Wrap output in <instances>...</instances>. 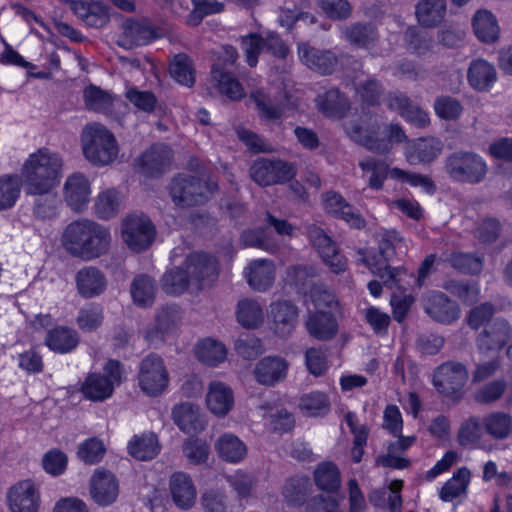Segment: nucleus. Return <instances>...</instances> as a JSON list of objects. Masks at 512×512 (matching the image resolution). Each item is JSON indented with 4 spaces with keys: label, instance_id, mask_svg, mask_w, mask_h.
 Returning a JSON list of instances; mask_svg holds the SVG:
<instances>
[{
    "label": "nucleus",
    "instance_id": "59",
    "mask_svg": "<svg viewBox=\"0 0 512 512\" xmlns=\"http://www.w3.org/2000/svg\"><path fill=\"white\" fill-rule=\"evenodd\" d=\"M21 181L18 176L0 178V210L12 207L19 197Z\"/></svg>",
    "mask_w": 512,
    "mask_h": 512
},
{
    "label": "nucleus",
    "instance_id": "30",
    "mask_svg": "<svg viewBox=\"0 0 512 512\" xmlns=\"http://www.w3.org/2000/svg\"><path fill=\"white\" fill-rule=\"evenodd\" d=\"M172 418L178 428L185 433H196L204 429L199 407L190 402L175 405L172 409Z\"/></svg>",
    "mask_w": 512,
    "mask_h": 512
},
{
    "label": "nucleus",
    "instance_id": "64",
    "mask_svg": "<svg viewBox=\"0 0 512 512\" xmlns=\"http://www.w3.org/2000/svg\"><path fill=\"white\" fill-rule=\"evenodd\" d=\"M105 451V446L101 440L91 438L79 446L78 456L87 464H95L103 458Z\"/></svg>",
    "mask_w": 512,
    "mask_h": 512
},
{
    "label": "nucleus",
    "instance_id": "40",
    "mask_svg": "<svg viewBox=\"0 0 512 512\" xmlns=\"http://www.w3.org/2000/svg\"><path fill=\"white\" fill-rule=\"evenodd\" d=\"M124 37L134 46L150 43L158 37L155 29L146 21L129 19L123 24Z\"/></svg>",
    "mask_w": 512,
    "mask_h": 512
},
{
    "label": "nucleus",
    "instance_id": "32",
    "mask_svg": "<svg viewBox=\"0 0 512 512\" xmlns=\"http://www.w3.org/2000/svg\"><path fill=\"white\" fill-rule=\"evenodd\" d=\"M305 326L308 333L320 341L330 340L337 333L336 320L329 312L317 311L310 314Z\"/></svg>",
    "mask_w": 512,
    "mask_h": 512
},
{
    "label": "nucleus",
    "instance_id": "56",
    "mask_svg": "<svg viewBox=\"0 0 512 512\" xmlns=\"http://www.w3.org/2000/svg\"><path fill=\"white\" fill-rule=\"evenodd\" d=\"M434 110L440 119L455 121L461 116L463 106L458 99L449 95H441L434 101Z\"/></svg>",
    "mask_w": 512,
    "mask_h": 512
},
{
    "label": "nucleus",
    "instance_id": "11",
    "mask_svg": "<svg viewBox=\"0 0 512 512\" xmlns=\"http://www.w3.org/2000/svg\"><path fill=\"white\" fill-rule=\"evenodd\" d=\"M223 64L216 63L211 70V78L221 94L226 95L232 100L241 99L244 95L242 85L228 70V65H233L237 58L238 52L233 46L227 45L223 47Z\"/></svg>",
    "mask_w": 512,
    "mask_h": 512
},
{
    "label": "nucleus",
    "instance_id": "7",
    "mask_svg": "<svg viewBox=\"0 0 512 512\" xmlns=\"http://www.w3.org/2000/svg\"><path fill=\"white\" fill-rule=\"evenodd\" d=\"M443 170L455 182L478 184L486 178L488 166L486 161L474 152L457 151L445 158Z\"/></svg>",
    "mask_w": 512,
    "mask_h": 512
},
{
    "label": "nucleus",
    "instance_id": "35",
    "mask_svg": "<svg viewBox=\"0 0 512 512\" xmlns=\"http://www.w3.org/2000/svg\"><path fill=\"white\" fill-rule=\"evenodd\" d=\"M474 33L484 43H494L499 39L500 28L496 17L488 10H478L472 19Z\"/></svg>",
    "mask_w": 512,
    "mask_h": 512
},
{
    "label": "nucleus",
    "instance_id": "4",
    "mask_svg": "<svg viewBox=\"0 0 512 512\" xmlns=\"http://www.w3.org/2000/svg\"><path fill=\"white\" fill-rule=\"evenodd\" d=\"M62 159L46 148L31 154L23 166L22 175L27 192H45L59 182Z\"/></svg>",
    "mask_w": 512,
    "mask_h": 512
},
{
    "label": "nucleus",
    "instance_id": "14",
    "mask_svg": "<svg viewBox=\"0 0 512 512\" xmlns=\"http://www.w3.org/2000/svg\"><path fill=\"white\" fill-rule=\"evenodd\" d=\"M511 334V324L504 318H496L478 334L476 346L485 355L491 352H499L507 345Z\"/></svg>",
    "mask_w": 512,
    "mask_h": 512
},
{
    "label": "nucleus",
    "instance_id": "24",
    "mask_svg": "<svg viewBox=\"0 0 512 512\" xmlns=\"http://www.w3.org/2000/svg\"><path fill=\"white\" fill-rule=\"evenodd\" d=\"M76 287L83 298H93L102 294L107 287L104 273L96 267H84L76 274Z\"/></svg>",
    "mask_w": 512,
    "mask_h": 512
},
{
    "label": "nucleus",
    "instance_id": "13",
    "mask_svg": "<svg viewBox=\"0 0 512 512\" xmlns=\"http://www.w3.org/2000/svg\"><path fill=\"white\" fill-rule=\"evenodd\" d=\"M468 380L467 368L459 362L447 361L438 366L433 374V385L445 396L459 392Z\"/></svg>",
    "mask_w": 512,
    "mask_h": 512
},
{
    "label": "nucleus",
    "instance_id": "46",
    "mask_svg": "<svg viewBox=\"0 0 512 512\" xmlns=\"http://www.w3.org/2000/svg\"><path fill=\"white\" fill-rule=\"evenodd\" d=\"M317 104L319 109L328 116L340 117L349 109L347 97L338 89H330L318 95Z\"/></svg>",
    "mask_w": 512,
    "mask_h": 512
},
{
    "label": "nucleus",
    "instance_id": "19",
    "mask_svg": "<svg viewBox=\"0 0 512 512\" xmlns=\"http://www.w3.org/2000/svg\"><path fill=\"white\" fill-rule=\"evenodd\" d=\"M119 494V483L115 475L108 470L97 469L90 479V495L100 506L115 502Z\"/></svg>",
    "mask_w": 512,
    "mask_h": 512
},
{
    "label": "nucleus",
    "instance_id": "5",
    "mask_svg": "<svg viewBox=\"0 0 512 512\" xmlns=\"http://www.w3.org/2000/svg\"><path fill=\"white\" fill-rule=\"evenodd\" d=\"M81 143L85 158L94 166L109 165L117 158V141L103 125H87L83 129Z\"/></svg>",
    "mask_w": 512,
    "mask_h": 512
},
{
    "label": "nucleus",
    "instance_id": "53",
    "mask_svg": "<svg viewBox=\"0 0 512 512\" xmlns=\"http://www.w3.org/2000/svg\"><path fill=\"white\" fill-rule=\"evenodd\" d=\"M128 450L131 456L138 460H150L157 455L159 450L157 438L153 434L135 437L129 443Z\"/></svg>",
    "mask_w": 512,
    "mask_h": 512
},
{
    "label": "nucleus",
    "instance_id": "28",
    "mask_svg": "<svg viewBox=\"0 0 512 512\" xmlns=\"http://www.w3.org/2000/svg\"><path fill=\"white\" fill-rule=\"evenodd\" d=\"M388 107L417 127H426L430 122L428 114L403 93L389 95Z\"/></svg>",
    "mask_w": 512,
    "mask_h": 512
},
{
    "label": "nucleus",
    "instance_id": "50",
    "mask_svg": "<svg viewBox=\"0 0 512 512\" xmlns=\"http://www.w3.org/2000/svg\"><path fill=\"white\" fill-rule=\"evenodd\" d=\"M83 98L90 110L101 113H109L112 110L113 96L95 85L91 84L85 88Z\"/></svg>",
    "mask_w": 512,
    "mask_h": 512
},
{
    "label": "nucleus",
    "instance_id": "3",
    "mask_svg": "<svg viewBox=\"0 0 512 512\" xmlns=\"http://www.w3.org/2000/svg\"><path fill=\"white\" fill-rule=\"evenodd\" d=\"M378 253L372 256H364L363 262L371 272L377 275L390 289H403V277L407 275L401 268H392L389 265L396 255V250L406 249L404 239L395 230H388L379 234Z\"/></svg>",
    "mask_w": 512,
    "mask_h": 512
},
{
    "label": "nucleus",
    "instance_id": "2",
    "mask_svg": "<svg viewBox=\"0 0 512 512\" xmlns=\"http://www.w3.org/2000/svg\"><path fill=\"white\" fill-rule=\"evenodd\" d=\"M111 242L107 228L95 221L81 219L70 223L62 235L64 248L74 257L92 260L104 255Z\"/></svg>",
    "mask_w": 512,
    "mask_h": 512
},
{
    "label": "nucleus",
    "instance_id": "44",
    "mask_svg": "<svg viewBox=\"0 0 512 512\" xmlns=\"http://www.w3.org/2000/svg\"><path fill=\"white\" fill-rule=\"evenodd\" d=\"M156 289L153 278L146 274H140L133 279L130 292L137 305L146 307L154 302Z\"/></svg>",
    "mask_w": 512,
    "mask_h": 512
},
{
    "label": "nucleus",
    "instance_id": "8",
    "mask_svg": "<svg viewBox=\"0 0 512 512\" xmlns=\"http://www.w3.org/2000/svg\"><path fill=\"white\" fill-rule=\"evenodd\" d=\"M140 389L148 396H158L165 391L169 383V373L164 360L156 353L145 356L137 374Z\"/></svg>",
    "mask_w": 512,
    "mask_h": 512
},
{
    "label": "nucleus",
    "instance_id": "21",
    "mask_svg": "<svg viewBox=\"0 0 512 512\" xmlns=\"http://www.w3.org/2000/svg\"><path fill=\"white\" fill-rule=\"evenodd\" d=\"M298 55L304 65L320 75L332 74L338 64V58L331 50H321L307 44L298 46Z\"/></svg>",
    "mask_w": 512,
    "mask_h": 512
},
{
    "label": "nucleus",
    "instance_id": "16",
    "mask_svg": "<svg viewBox=\"0 0 512 512\" xmlns=\"http://www.w3.org/2000/svg\"><path fill=\"white\" fill-rule=\"evenodd\" d=\"M172 161L173 151L164 143L153 144L138 159L141 173L147 177H158L167 172Z\"/></svg>",
    "mask_w": 512,
    "mask_h": 512
},
{
    "label": "nucleus",
    "instance_id": "60",
    "mask_svg": "<svg viewBox=\"0 0 512 512\" xmlns=\"http://www.w3.org/2000/svg\"><path fill=\"white\" fill-rule=\"evenodd\" d=\"M171 76L180 84L192 86L194 84V74L189 58L185 54H178L170 64Z\"/></svg>",
    "mask_w": 512,
    "mask_h": 512
},
{
    "label": "nucleus",
    "instance_id": "26",
    "mask_svg": "<svg viewBox=\"0 0 512 512\" xmlns=\"http://www.w3.org/2000/svg\"><path fill=\"white\" fill-rule=\"evenodd\" d=\"M467 79L470 86L477 91H488L497 81L495 66L483 58L470 62Z\"/></svg>",
    "mask_w": 512,
    "mask_h": 512
},
{
    "label": "nucleus",
    "instance_id": "49",
    "mask_svg": "<svg viewBox=\"0 0 512 512\" xmlns=\"http://www.w3.org/2000/svg\"><path fill=\"white\" fill-rule=\"evenodd\" d=\"M359 166L363 172L370 173L368 185L375 190L382 189L385 179L391 172L389 165L385 161L373 157L363 159L360 161Z\"/></svg>",
    "mask_w": 512,
    "mask_h": 512
},
{
    "label": "nucleus",
    "instance_id": "22",
    "mask_svg": "<svg viewBox=\"0 0 512 512\" xmlns=\"http://www.w3.org/2000/svg\"><path fill=\"white\" fill-rule=\"evenodd\" d=\"M342 37L352 46L369 49L379 39L377 27L371 22H355L340 29Z\"/></svg>",
    "mask_w": 512,
    "mask_h": 512
},
{
    "label": "nucleus",
    "instance_id": "34",
    "mask_svg": "<svg viewBox=\"0 0 512 512\" xmlns=\"http://www.w3.org/2000/svg\"><path fill=\"white\" fill-rule=\"evenodd\" d=\"M181 320V309L176 304L163 306L157 313L155 327L147 332V339H163Z\"/></svg>",
    "mask_w": 512,
    "mask_h": 512
},
{
    "label": "nucleus",
    "instance_id": "57",
    "mask_svg": "<svg viewBox=\"0 0 512 512\" xmlns=\"http://www.w3.org/2000/svg\"><path fill=\"white\" fill-rule=\"evenodd\" d=\"M299 407L310 416L324 415L330 410V402L326 394L311 392L300 398Z\"/></svg>",
    "mask_w": 512,
    "mask_h": 512
},
{
    "label": "nucleus",
    "instance_id": "41",
    "mask_svg": "<svg viewBox=\"0 0 512 512\" xmlns=\"http://www.w3.org/2000/svg\"><path fill=\"white\" fill-rule=\"evenodd\" d=\"M442 151V143L436 138H424L418 140L407 158L410 163H429L435 160Z\"/></svg>",
    "mask_w": 512,
    "mask_h": 512
},
{
    "label": "nucleus",
    "instance_id": "18",
    "mask_svg": "<svg viewBox=\"0 0 512 512\" xmlns=\"http://www.w3.org/2000/svg\"><path fill=\"white\" fill-rule=\"evenodd\" d=\"M425 312L436 322L450 324L460 316L459 305L445 293L431 291L423 299Z\"/></svg>",
    "mask_w": 512,
    "mask_h": 512
},
{
    "label": "nucleus",
    "instance_id": "61",
    "mask_svg": "<svg viewBox=\"0 0 512 512\" xmlns=\"http://www.w3.org/2000/svg\"><path fill=\"white\" fill-rule=\"evenodd\" d=\"M483 425L478 417H469L458 431L457 439L461 446H469L477 443L481 438Z\"/></svg>",
    "mask_w": 512,
    "mask_h": 512
},
{
    "label": "nucleus",
    "instance_id": "20",
    "mask_svg": "<svg viewBox=\"0 0 512 512\" xmlns=\"http://www.w3.org/2000/svg\"><path fill=\"white\" fill-rule=\"evenodd\" d=\"M90 195V181L84 174L75 172L67 177L63 187V197L72 210L81 212L89 203Z\"/></svg>",
    "mask_w": 512,
    "mask_h": 512
},
{
    "label": "nucleus",
    "instance_id": "1",
    "mask_svg": "<svg viewBox=\"0 0 512 512\" xmlns=\"http://www.w3.org/2000/svg\"><path fill=\"white\" fill-rule=\"evenodd\" d=\"M215 260L204 253H193L181 266L167 270L161 278V288L170 295H181L189 287L202 289L216 278Z\"/></svg>",
    "mask_w": 512,
    "mask_h": 512
},
{
    "label": "nucleus",
    "instance_id": "12",
    "mask_svg": "<svg viewBox=\"0 0 512 512\" xmlns=\"http://www.w3.org/2000/svg\"><path fill=\"white\" fill-rule=\"evenodd\" d=\"M308 237L330 271L339 274L346 270V258L340 253L335 242L315 224L307 227Z\"/></svg>",
    "mask_w": 512,
    "mask_h": 512
},
{
    "label": "nucleus",
    "instance_id": "9",
    "mask_svg": "<svg viewBox=\"0 0 512 512\" xmlns=\"http://www.w3.org/2000/svg\"><path fill=\"white\" fill-rule=\"evenodd\" d=\"M249 174L259 186L266 187L289 182L295 176V169L278 158H259L251 165Z\"/></svg>",
    "mask_w": 512,
    "mask_h": 512
},
{
    "label": "nucleus",
    "instance_id": "29",
    "mask_svg": "<svg viewBox=\"0 0 512 512\" xmlns=\"http://www.w3.org/2000/svg\"><path fill=\"white\" fill-rule=\"evenodd\" d=\"M245 277L253 290L266 291L275 279L274 264L267 259L254 260L246 268Z\"/></svg>",
    "mask_w": 512,
    "mask_h": 512
},
{
    "label": "nucleus",
    "instance_id": "51",
    "mask_svg": "<svg viewBox=\"0 0 512 512\" xmlns=\"http://www.w3.org/2000/svg\"><path fill=\"white\" fill-rule=\"evenodd\" d=\"M252 98L259 111V116L263 120L274 121L280 119L285 112V106L282 103L276 102L261 90L252 93Z\"/></svg>",
    "mask_w": 512,
    "mask_h": 512
},
{
    "label": "nucleus",
    "instance_id": "48",
    "mask_svg": "<svg viewBox=\"0 0 512 512\" xmlns=\"http://www.w3.org/2000/svg\"><path fill=\"white\" fill-rule=\"evenodd\" d=\"M195 355L202 363L208 366H216L226 358V349L218 341L204 339L197 345Z\"/></svg>",
    "mask_w": 512,
    "mask_h": 512
},
{
    "label": "nucleus",
    "instance_id": "58",
    "mask_svg": "<svg viewBox=\"0 0 512 512\" xmlns=\"http://www.w3.org/2000/svg\"><path fill=\"white\" fill-rule=\"evenodd\" d=\"M95 214L101 219H110L116 215L119 209L117 192L108 189L101 192L95 200Z\"/></svg>",
    "mask_w": 512,
    "mask_h": 512
},
{
    "label": "nucleus",
    "instance_id": "54",
    "mask_svg": "<svg viewBox=\"0 0 512 512\" xmlns=\"http://www.w3.org/2000/svg\"><path fill=\"white\" fill-rule=\"evenodd\" d=\"M103 319V307L97 303H90L79 310L76 323L82 331L91 332L102 325Z\"/></svg>",
    "mask_w": 512,
    "mask_h": 512
},
{
    "label": "nucleus",
    "instance_id": "52",
    "mask_svg": "<svg viewBox=\"0 0 512 512\" xmlns=\"http://www.w3.org/2000/svg\"><path fill=\"white\" fill-rule=\"evenodd\" d=\"M36 196L34 200V215L40 219H51L57 214L58 198L53 189L45 192H27Z\"/></svg>",
    "mask_w": 512,
    "mask_h": 512
},
{
    "label": "nucleus",
    "instance_id": "38",
    "mask_svg": "<svg viewBox=\"0 0 512 512\" xmlns=\"http://www.w3.org/2000/svg\"><path fill=\"white\" fill-rule=\"evenodd\" d=\"M444 261L466 275H478L483 269V258L474 253L453 251L445 254Z\"/></svg>",
    "mask_w": 512,
    "mask_h": 512
},
{
    "label": "nucleus",
    "instance_id": "37",
    "mask_svg": "<svg viewBox=\"0 0 512 512\" xmlns=\"http://www.w3.org/2000/svg\"><path fill=\"white\" fill-rule=\"evenodd\" d=\"M113 390V383L108 377L98 373L89 374L81 387L83 395L92 401H103L109 398Z\"/></svg>",
    "mask_w": 512,
    "mask_h": 512
},
{
    "label": "nucleus",
    "instance_id": "55",
    "mask_svg": "<svg viewBox=\"0 0 512 512\" xmlns=\"http://www.w3.org/2000/svg\"><path fill=\"white\" fill-rule=\"evenodd\" d=\"M310 482L306 477H292L283 487V496L293 505H301L309 492Z\"/></svg>",
    "mask_w": 512,
    "mask_h": 512
},
{
    "label": "nucleus",
    "instance_id": "15",
    "mask_svg": "<svg viewBox=\"0 0 512 512\" xmlns=\"http://www.w3.org/2000/svg\"><path fill=\"white\" fill-rule=\"evenodd\" d=\"M7 500L11 512H38L39 487L30 479L19 481L9 489Z\"/></svg>",
    "mask_w": 512,
    "mask_h": 512
},
{
    "label": "nucleus",
    "instance_id": "33",
    "mask_svg": "<svg viewBox=\"0 0 512 512\" xmlns=\"http://www.w3.org/2000/svg\"><path fill=\"white\" fill-rule=\"evenodd\" d=\"M79 343V335L76 330L58 326L47 332L45 344L50 350L57 353H69L74 350Z\"/></svg>",
    "mask_w": 512,
    "mask_h": 512
},
{
    "label": "nucleus",
    "instance_id": "36",
    "mask_svg": "<svg viewBox=\"0 0 512 512\" xmlns=\"http://www.w3.org/2000/svg\"><path fill=\"white\" fill-rule=\"evenodd\" d=\"M418 22L424 27H435L446 14V0H420L415 7Z\"/></svg>",
    "mask_w": 512,
    "mask_h": 512
},
{
    "label": "nucleus",
    "instance_id": "42",
    "mask_svg": "<svg viewBox=\"0 0 512 512\" xmlns=\"http://www.w3.org/2000/svg\"><path fill=\"white\" fill-rule=\"evenodd\" d=\"M316 486L326 492H336L341 486V474L333 462H322L314 471Z\"/></svg>",
    "mask_w": 512,
    "mask_h": 512
},
{
    "label": "nucleus",
    "instance_id": "39",
    "mask_svg": "<svg viewBox=\"0 0 512 512\" xmlns=\"http://www.w3.org/2000/svg\"><path fill=\"white\" fill-rule=\"evenodd\" d=\"M485 432L494 439H506L512 432V416L508 413L495 411L482 419Z\"/></svg>",
    "mask_w": 512,
    "mask_h": 512
},
{
    "label": "nucleus",
    "instance_id": "62",
    "mask_svg": "<svg viewBox=\"0 0 512 512\" xmlns=\"http://www.w3.org/2000/svg\"><path fill=\"white\" fill-rule=\"evenodd\" d=\"M506 389L507 383L505 380L498 379L491 381L475 392L474 400L479 404L493 403L503 396Z\"/></svg>",
    "mask_w": 512,
    "mask_h": 512
},
{
    "label": "nucleus",
    "instance_id": "43",
    "mask_svg": "<svg viewBox=\"0 0 512 512\" xmlns=\"http://www.w3.org/2000/svg\"><path fill=\"white\" fill-rule=\"evenodd\" d=\"M442 287L465 304L471 305L479 300L480 287L476 281L450 279Z\"/></svg>",
    "mask_w": 512,
    "mask_h": 512
},
{
    "label": "nucleus",
    "instance_id": "47",
    "mask_svg": "<svg viewBox=\"0 0 512 512\" xmlns=\"http://www.w3.org/2000/svg\"><path fill=\"white\" fill-rule=\"evenodd\" d=\"M238 322L245 328H256L264 319L261 305L251 299H243L238 302L236 312Z\"/></svg>",
    "mask_w": 512,
    "mask_h": 512
},
{
    "label": "nucleus",
    "instance_id": "23",
    "mask_svg": "<svg viewBox=\"0 0 512 512\" xmlns=\"http://www.w3.org/2000/svg\"><path fill=\"white\" fill-rule=\"evenodd\" d=\"M270 316L274 323L275 332L281 336H288L295 328L298 319V308L287 300L274 302L270 305Z\"/></svg>",
    "mask_w": 512,
    "mask_h": 512
},
{
    "label": "nucleus",
    "instance_id": "17",
    "mask_svg": "<svg viewBox=\"0 0 512 512\" xmlns=\"http://www.w3.org/2000/svg\"><path fill=\"white\" fill-rule=\"evenodd\" d=\"M346 134L356 143L366 147L368 150L385 154L390 150V143L385 138H379V123L375 122L370 128L363 129L356 120H348L344 123Z\"/></svg>",
    "mask_w": 512,
    "mask_h": 512
},
{
    "label": "nucleus",
    "instance_id": "45",
    "mask_svg": "<svg viewBox=\"0 0 512 512\" xmlns=\"http://www.w3.org/2000/svg\"><path fill=\"white\" fill-rule=\"evenodd\" d=\"M219 456L228 462H239L246 455L245 444L235 435L224 434L215 443Z\"/></svg>",
    "mask_w": 512,
    "mask_h": 512
},
{
    "label": "nucleus",
    "instance_id": "63",
    "mask_svg": "<svg viewBox=\"0 0 512 512\" xmlns=\"http://www.w3.org/2000/svg\"><path fill=\"white\" fill-rule=\"evenodd\" d=\"M241 48L244 52L248 65L250 67L256 66L260 53L264 52L262 45V35L257 33H250L246 36H242Z\"/></svg>",
    "mask_w": 512,
    "mask_h": 512
},
{
    "label": "nucleus",
    "instance_id": "27",
    "mask_svg": "<svg viewBox=\"0 0 512 512\" xmlns=\"http://www.w3.org/2000/svg\"><path fill=\"white\" fill-rule=\"evenodd\" d=\"M169 489L173 502L183 510L190 509L196 499V488L191 478L183 473L176 472L170 477Z\"/></svg>",
    "mask_w": 512,
    "mask_h": 512
},
{
    "label": "nucleus",
    "instance_id": "10",
    "mask_svg": "<svg viewBox=\"0 0 512 512\" xmlns=\"http://www.w3.org/2000/svg\"><path fill=\"white\" fill-rule=\"evenodd\" d=\"M156 230L151 220L143 214H131L122 223V238L134 252H142L153 243Z\"/></svg>",
    "mask_w": 512,
    "mask_h": 512
},
{
    "label": "nucleus",
    "instance_id": "6",
    "mask_svg": "<svg viewBox=\"0 0 512 512\" xmlns=\"http://www.w3.org/2000/svg\"><path fill=\"white\" fill-rule=\"evenodd\" d=\"M215 189V183L194 175L179 174L169 185V195L177 207L190 208L207 203Z\"/></svg>",
    "mask_w": 512,
    "mask_h": 512
},
{
    "label": "nucleus",
    "instance_id": "25",
    "mask_svg": "<svg viewBox=\"0 0 512 512\" xmlns=\"http://www.w3.org/2000/svg\"><path fill=\"white\" fill-rule=\"evenodd\" d=\"M288 363L277 356H268L261 359L254 369L257 381L266 386H273L285 379Z\"/></svg>",
    "mask_w": 512,
    "mask_h": 512
},
{
    "label": "nucleus",
    "instance_id": "31",
    "mask_svg": "<svg viewBox=\"0 0 512 512\" xmlns=\"http://www.w3.org/2000/svg\"><path fill=\"white\" fill-rule=\"evenodd\" d=\"M206 402L209 410L217 416H225L233 407L232 389L220 381L209 384Z\"/></svg>",
    "mask_w": 512,
    "mask_h": 512
}]
</instances>
